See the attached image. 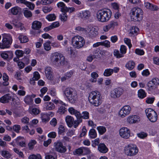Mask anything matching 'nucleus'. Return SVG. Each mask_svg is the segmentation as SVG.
<instances>
[{"label": "nucleus", "mask_w": 159, "mask_h": 159, "mask_svg": "<svg viewBox=\"0 0 159 159\" xmlns=\"http://www.w3.org/2000/svg\"><path fill=\"white\" fill-rule=\"evenodd\" d=\"M120 135L122 138L127 139L130 136V131L126 127L121 128L119 131Z\"/></svg>", "instance_id": "14"}, {"label": "nucleus", "mask_w": 159, "mask_h": 159, "mask_svg": "<svg viewBox=\"0 0 159 159\" xmlns=\"http://www.w3.org/2000/svg\"><path fill=\"white\" fill-rule=\"evenodd\" d=\"M63 106L62 105L59 108L57 111V112L62 114L65 113L66 111V108L65 107V106Z\"/></svg>", "instance_id": "48"}, {"label": "nucleus", "mask_w": 159, "mask_h": 159, "mask_svg": "<svg viewBox=\"0 0 159 159\" xmlns=\"http://www.w3.org/2000/svg\"><path fill=\"white\" fill-rule=\"evenodd\" d=\"M73 154L75 155H83V151H82V147L76 149L73 152Z\"/></svg>", "instance_id": "40"}, {"label": "nucleus", "mask_w": 159, "mask_h": 159, "mask_svg": "<svg viewBox=\"0 0 159 159\" xmlns=\"http://www.w3.org/2000/svg\"><path fill=\"white\" fill-rule=\"evenodd\" d=\"M99 134L102 135L106 131V129L105 127L103 126H99L97 128Z\"/></svg>", "instance_id": "36"}, {"label": "nucleus", "mask_w": 159, "mask_h": 159, "mask_svg": "<svg viewBox=\"0 0 159 159\" xmlns=\"http://www.w3.org/2000/svg\"><path fill=\"white\" fill-rule=\"evenodd\" d=\"M64 94L69 101L71 103H74L77 100V93L76 90L71 88L67 87L63 91Z\"/></svg>", "instance_id": "3"}, {"label": "nucleus", "mask_w": 159, "mask_h": 159, "mask_svg": "<svg viewBox=\"0 0 159 159\" xmlns=\"http://www.w3.org/2000/svg\"><path fill=\"white\" fill-rule=\"evenodd\" d=\"M42 26V23L37 20H35L33 22L32 24V28L35 30H38V33H40L39 29L41 28Z\"/></svg>", "instance_id": "16"}, {"label": "nucleus", "mask_w": 159, "mask_h": 159, "mask_svg": "<svg viewBox=\"0 0 159 159\" xmlns=\"http://www.w3.org/2000/svg\"><path fill=\"white\" fill-rule=\"evenodd\" d=\"M24 102L28 104H31L33 102V99L30 95H28L25 97Z\"/></svg>", "instance_id": "35"}, {"label": "nucleus", "mask_w": 159, "mask_h": 159, "mask_svg": "<svg viewBox=\"0 0 159 159\" xmlns=\"http://www.w3.org/2000/svg\"><path fill=\"white\" fill-rule=\"evenodd\" d=\"M87 130L85 126H83L82 128V132L80 134V137H82L84 136L86 134Z\"/></svg>", "instance_id": "59"}, {"label": "nucleus", "mask_w": 159, "mask_h": 159, "mask_svg": "<svg viewBox=\"0 0 159 159\" xmlns=\"http://www.w3.org/2000/svg\"><path fill=\"white\" fill-rule=\"evenodd\" d=\"M127 120L130 124L135 123L139 121V117L135 115L130 116L128 117Z\"/></svg>", "instance_id": "20"}, {"label": "nucleus", "mask_w": 159, "mask_h": 159, "mask_svg": "<svg viewBox=\"0 0 159 159\" xmlns=\"http://www.w3.org/2000/svg\"><path fill=\"white\" fill-rule=\"evenodd\" d=\"M98 149L99 152L102 153H106L108 150V148L104 143H100L98 145Z\"/></svg>", "instance_id": "17"}, {"label": "nucleus", "mask_w": 159, "mask_h": 159, "mask_svg": "<svg viewBox=\"0 0 159 159\" xmlns=\"http://www.w3.org/2000/svg\"><path fill=\"white\" fill-rule=\"evenodd\" d=\"M113 73L112 69H107L105 70L103 75L105 76H111Z\"/></svg>", "instance_id": "37"}, {"label": "nucleus", "mask_w": 159, "mask_h": 159, "mask_svg": "<svg viewBox=\"0 0 159 159\" xmlns=\"http://www.w3.org/2000/svg\"><path fill=\"white\" fill-rule=\"evenodd\" d=\"M15 140L17 144L21 147H25L26 145L25 140L23 137H18Z\"/></svg>", "instance_id": "15"}, {"label": "nucleus", "mask_w": 159, "mask_h": 159, "mask_svg": "<svg viewBox=\"0 0 159 159\" xmlns=\"http://www.w3.org/2000/svg\"><path fill=\"white\" fill-rule=\"evenodd\" d=\"M24 53V52L19 50H16L15 52V54L16 55L17 57L18 58L22 57Z\"/></svg>", "instance_id": "47"}, {"label": "nucleus", "mask_w": 159, "mask_h": 159, "mask_svg": "<svg viewBox=\"0 0 159 159\" xmlns=\"http://www.w3.org/2000/svg\"><path fill=\"white\" fill-rule=\"evenodd\" d=\"M29 159H42L41 156L40 154H37L36 155L33 154L30 156Z\"/></svg>", "instance_id": "53"}, {"label": "nucleus", "mask_w": 159, "mask_h": 159, "mask_svg": "<svg viewBox=\"0 0 159 159\" xmlns=\"http://www.w3.org/2000/svg\"><path fill=\"white\" fill-rule=\"evenodd\" d=\"M130 15L132 20L134 21H139L142 18L143 11L140 8L134 7L131 10Z\"/></svg>", "instance_id": "5"}, {"label": "nucleus", "mask_w": 159, "mask_h": 159, "mask_svg": "<svg viewBox=\"0 0 159 159\" xmlns=\"http://www.w3.org/2000/svg\"><path fill=\"white\" fill-rule=\"evenodd\" d=\"M40 111L38 109L36 108H33L31 110V113L33 114L36 115L39 114Z\"/></svg>", "instance_id": "58"}, {"label": "nucleus", "mask_w": 159, "mask_h": 159, "mask_svg": "<svg viewBox=\"0 0 159 159\" xmlns=\"http://www.w3.org/2000/svg\"><path fill=\"white\" fill-rule=\"evenodd\" d=\"M135 63L133 61H130L125 65V67L129 70H132L134 67Z\"/></svg>", "instance_id": "32"}, {"label": "nucleus", "mask_w": 159, "mask_h": 159, "mask_svg": "<svg viewBox=\"0 0 159 159\" xmlns=\"http://www.w3.org/2000/svg\"><path fill=\"white\" fill-rule=\"evenodd\" d=\"M138 97L141 98H143L146 96L145 91L143 89L139 90L138 92Z\"/></svg>", "instance_id": "38"}, {"label": "nucleus", "mask_w": 159, "mask_h": 159, "mask_svg": "<svg viewBox=\"0 0 159 159\" xmlns=\"http://www.w3.org/2000/svg\"><path fill=\"white\" fill-rule=\"evenodd\" d=\"M1 155L3 157L7 159L11 158L12 156L11 154L9 152L6 150L2 151L1 152Z\"/></svg>", "instance_id": "34"}, {"label": "nucleus", "mask_w": 159, "mask_h": 159, "mask_svg": "<svg viewBox=\"0 0 159 159\" xmlns=\"http://www.w3.org/2000/svg\"><path fill=\"white\" fill-rule=\"evenodd\" d=\"M145 112L149 120L152 122H155L157 119V115L156 112L151 108L145 110Z\"/></svg>", "instance_id": "9"}, {"label": "nucleus", "mask_w": 159, "mask_h": 159, "mask_svg": "<svg viewBox=\"0 0 159 159\" xmlns=\"http://www.w3.org/2000/svg\"><path fill=\"white\" fill-rule=\"evenodd\" d=\"M60 18L61 21H65L66 20L67 16L65 12L61 14L60 16Z\"/></svg>", "instance_id": "61"}, {"label": "nucleus", "mask_w": 159, "mask_h": 159, "mask_svg": "<svg viewBox=\"0 0 159 159\" xmlns=\"http://www.w3.org/2000/svg\"><path fill=\"white\" fill-rule=\"evenodd\" d=\"M112 12L109 9H103L99 10L97 12L98 20L102 22L108 21L111 17Z\"/></svg>", "instance_id": "2"}, {"label": "nucleus", "mask_w": 159, "mask_h": 159, "mask_svg": "<svg viewBox=\"0 0 159 159\" xmlns=\"http://www.w3.org/2000/svg\"><path fill=\"white\" fill-rule=\"evenodd\" d=\"M18 38L21 43H26L28 41V38L26 36L20 35L19 36Z\"/></svg>", "instance_id": "39"}, {"label": "nucleus", "mask_w": 159, "mask_h": 159, "mask_svg": "<svg viewBox=\"0 0 159 159\" xmlns=\"http://www.w3.org/2000/svg\"><path fill=\"white\" fill-rule=\"evenodd\" d=\"M124 40L125 43L128 46L129 48L130 49L132 47L130 40L127 38H125Z\"/></svg>", "instance_id": "55"}, {"label": "nucleus", "mask_w": 159, "mask_h": 159, "mask_svg": "<svg viewBox=\"0 0 159 159\" xmlns=\"http://www.w3.org/2000/svg\"><path fill=\"white\" fill-rule=\"evenodd\" d=\"M125 154L128 156L132 157L138 152L139 149L137 146L133 144H130L126 146L124 149Z\"/></svg>", "instance_id": "6"}, {"label": "nucleus", "mask_w": 159, "mask_h": 159, "mask_svg": "<svg viewBox=\"0 0 159 159\" xmlns=\"http://www.w3.org/2000/svg\"><path fill=\"white\" fill-rule=\"evenodd\" d=\"M45 73L47 79L50 80L52 78V69L50 67H47L45 69Z\"/></svg>", "instance_id": "22"}, {"label": "nucleus", "mask_w": 159, "mask_h": 159, "mask_svg": "<svg viewBox=\"0 0 159 159\" xmlns=\"http://www.w3.org/2000/svg\"><path fill=\"white\" fill-rule=\"evenodd\" d=\"M53 1V0H42L40 1L42 4L46 5L51 4Z\"/></svg>", "instance_id": "56"}, {"label": "nucleus", "mask_w": 159, "mask_h": 159, "mask_svg": "<svg viewBox=\"0 0 159 159\" xmlns=\"http://www.w3.org/2000/svg\"><path fill=\"white\" fill-rule=\"evenodd\" d=\"M51 60L52 64L57 67L64 66L67 64L65 57L59 53L55 52L52 54Z\"/></svg>", "instance_id": "1"}, {"label": "nucleus", "mask_w": 159, "mask_h": 159, "mask_svg": "<svg viewBox=\"0 0 159 159\" xmlns=\"http://www.w3.org/2000/svg\"><path fill=\"white\" fill-rule=\"evenodd\" d=\"M82 122V119L80 118L79 119H77V120H74L73 124L74 127L75 128H76L79 125L80 123Z\"/></svg>", "instance_id": "46"}, {"label": "nucleus", "mask_w": 159, "mask_h": 159, "mask_svg": "<svg viewBox=\"0 0 159 159\" xmlns=\"http://www.w3.org/2000/svg\"><path fill=\"white\" fill-rule=\"evenodd\" d=\"M57 7L61 9V11L63 12H65L67 7L62 2H60L57 4Z\"/></svg>", "instance_id": "33"}, {"label": "nucleus", "mask_w": 159, "mask_h": 159, "mask_svg": "<svg viewBox=\"0 0 159 159\" xmlns=\"http://www.w3.org/2000/svg\"><path fill=\"white\" fill-rule=\"evenodd\" d=\"M147 134L146 133L144 132H141L137 134V136L141 138H144L147 137Z\"/></svg>", "instance_id": "62"}, {"label": "nucleus", "mask_w": 159, "mask_h": 159, "mask_svg": "<svg viewBox=\"0 0 159 159\" xmlns=\"http://www.w3.org/2000/svg\"><path fill=\"white\" fill-rule=\"evenodd\" d=\"M11 37L9 34L3 35L2 43H0V48L4 49L10 48L12 42Z\"/></svg>", "instance_id": "7"}, {"label": "nucleus", "mask_w": 159, "mask_h": 159, "mask_svg": "<svg viewBox=\"0 0 159 159\" xmlns=\"http://www.w3.org/2000/svg\"><path fill=\"white\" fill-rule=\"evenodd\" d=\"M127 48L124 45H122L120 46V53L118 50L115 49L114 50L113 53L115 56L117 58H120L124 57L123 54L126 52Z\"/></svg>", "instance_id": "12"}, {"label": "nucleus", "mask_w": 159, "mask_h": 159, "mask_svg": "<svg viewBox=\"0 0 159 159\" xmlns=\"http://www.w3.org/2000/svg\"><path fill=\"white\" fill-rule=\"evenodd\" d=\"M65 132V128L62 125H60L58 128V133L59 134H61Z\"/></svg>", "instance_id": "49"}, {"label": "nucleus", "mask_w": 159, "mask_h": 159, "mask_svg": "<svg viewBox=\"0 0 159 159\" xmlns=\"http://www.w3.org/2000/svg\"><path fill=\"white\" fill-rule=\"evenodd\" d=\"M46 109L48 110H52L54 109L55 106L54 104L52 102H46L44 103Z\"/></svg>", "instance_id": "30"}, {"label": "nucleus", "mask_w": 159, "mask_h": 159, "mask_svg": "<svg viewBox=\"0 0 159 159\" xmlns=\"http://www.w3.org/2000/svg\"><path fill=\"white\" fill-rule=\"evenodd\" d=\"M124 90L120 88L115 89L111 92V96L113 98H119L123 93Z\"/></svg>", "instance_id": "13"}, {"label": "nucleus", "mask_w": 159, "mask_h": 159, "mask_svg": "<svg viewBox=\"0 0 159 159\" xmlns=\"http://www.w3.org/2000/svg\"><path fill=\"white\" fill-rule=\"evenodd\" d=\"M99 138H97L95 139L94 141L92 142V145L93 147H95L96 146H98L100 144L99 143Z\"/></svg>", "instance_id": "52"}, {"label": "nucleus", "mask_w": 159, "mask_h": 159, "mask_svg": "<svg viewBox=\"0 0 159 159\" xmlns=\"http://www.w3.org/2000/svg\"><path fill=\"white\" fill-rule=\"evenodd\" d=\"M66 121L67 125L69 127H71L73 124L74 118L71 116H67L66 117Z\"/></svg>", "instance_id": "24"}, {"label": "nucleus", "mask_w": 159, "mask_h": 159, "mask_svg": "<svg viewBox=\"0 0 159 159\" xmlns=\"http://www.w3.org/2000/svg\"><path fill=\"white\" fill-rule=\"evenodd\" d=\"M49 115L47 113H41V118L43 122L46 123L48 122L50 120V117Z\"/></svg>", "instance_id": "26"}, {"label": "nucleus", "mask_w": 159, "mask_h": 159, "mask_svg": "<svg viewBox=\"0 0 159 159\" xmlns=\"http://www.w3.org/2000/svg\"><path fill=\"white\" fill-rule=\"evenodd\" d=\"M101 94L97 91H92L89 94V102L94 106L98 107L102 103Z\"/></svg>", "instance_id": "4"}, {"label": "nucleus", "mask_w": 159, "mask_h": 159, "mask_svg": "<svg viewBox=\"0 0 159 159\" xmlns=\"http://www.w3.org/2000/svg\"><path fill=\"white\" fill-rule=\"evenodd\" d=\"M69 111L72 114H74L76 116L77 119L81 118V114L73 107H70L68 109Z\"/></svg>", "instance_id": "23"}, {"label": "nucleus", "mask_w": 159, "mask_h": 159, "mask_svg": "<svg viewBox=\"0 0 159 159\" xmlns=\"http://www.w3.org/2000/svg\"><path fill=\"white\" fill-rule=\"evenodd\" d=\"M80 17L83 19H87L90 16V13L88 11H82L79 12L78 14Z\"/></svg>", "instance_id": "21"}, {"label": "nucleus", "mask_w": 159, "mask_h": 159, "mask_svg": "<svg viewBox=\"0 0 159 159\" xmlns=\"http://www.w3.org/2000/svg\"><path fill=\"white\" fill-rule=\"evenodd\" d=\"M21 8L18 7H15L11 8L10 10L11 13L13 15H16L18 14L19 12H21Z\"/></svg>", "instance_id": "25"}, {"label": "nucleus", "mask_w": 159, "mask_h": 159, "mask_svg": "<svg viewBox=\"0 0 159 159\" xmlns=\"http://www.w3.org/2000/svg\"><path fill=\"white\" fill-rule=\"evenodd\" d=\"M89 113L87 111H84L82 112L81 115V118L84 119H88L89 118Z\"/></svg>", "instance_id": "41"}, {"label": "nucleus", "mask_w": 159, "mask_h": 159, "mask_svg": "<svg viewBox=\"0 0 159 159\" xmlns=\"http://www.w3.org/2000/svg\"><path fill=\"white\" fill-rule=\"evenodd\" d=\"M89 136L91 139H94L96 138L97 136V133L96 130L92 129H90L89 133Z\"/></svg>", "instance_id": "31"}, {"label": "nucleus", "mask_w": 159, "mask_h": 159, "mask_svg": "<svg viewBox=\"0 0 159 159\" xmlns=\"http://www.w3.org/2000/svg\"><path fill=\"white\" fill-rule=\"evenodd\" d=\"M83 155H86L91 153V152L90 149L87 147H82Z\"/></svg>", "instance_id": "45"}, {"label": "nucleus", "mask_w": 159, "mask_h": 159, "mask_svg": "<svg viewBox=\"0 0 159 159\" xmlns=\"http://www.w3.org/2000/svg\"><path fill=\"white\" fill-rule=\"evenodd\" d=\"M151 81L154 85L156 86L159 84V80L157 78H153Z\"/></svg>", "instance_id": "64"}, {"label": "nucleus", "mask_w": 159, "mask_h": 159, "mask_svg": "<svg viewBox=\"0 0 159 159\" xmlns=\"http://www.w3.org/2000/svg\"><path fill=\"white\" fill-rule=\"evenodd\" d=\"M11 96L9 93L7 94L0 98V102L3 103H6L11 100Z\"/></svg>", "instance_id": "18"}, {"label": "nucleus", "mask_w": 159, "mask_h": 159, "mask_svg": "<svg viewBox=\"0 0 159 159\" xmlns=\"http://www.w3.org/2000/svg\"><path fill=\"white\" fill-rule=\"evenodd\" d=\"M40 75L38 72H35L34 73L33 77L32 78L33 80H37L40 78Z\"/></svg>", "instance_id": "54"}, {"label": "nucleus", "mask_w": 159, "mask_h": 159, "mask_svg": "<svg viewBox=\"0 0 159 159\" xmlns=\"http://www.w3.org/2000/svg\"><path fill=\"white\" fill-rule=\"evenodd\" d=\"M144 6L147 9L152 11L157 10L158 7L155 5H153L149 2H146L144 3Z\"/></svg>", "instance_id": "27"}, {"label": "nucleus", "mask_w": 159, "mask_h": 159, "mask_svg": "<svg viewBox=\"0 0 159 159\" xmlns=\"http://www.w3.org/2000/svg\"><path fill=\"white\" fill-rule=\"evenodd\" d=\"M84 39L80 36H75L72 39V43L75 48L79 49L82 47L85 44Z\"/></svg>", "instance_id": "8"}, {"label": "nucleus", "mask_w": 159, "mask_h": 159, "mask_svg": "<svg viewBox=\"0 0 159 159\" xmlns=\"http://www.w3.org/2000/svg\"><path fill=\"white\" fill-rule=\"evenodd\" d=\"M101 44L102 45L104 46L107 48L110 47V42L107 40H106L103 42H101Z\"/></svg>", "instance_id": "57"}, {"label": "nucleus", "mask_w": 159, "mask_h": 159, "mask_svg": "<svg viewBox=\"0 0 159 159\" xmlns=\"http://www.w3.org/2000/svg\"><path fill=\"white\" fill-rule=\"evenodd\" d=\"M51 43L50 41H48L45 43L44 44V49L47 51L50 50L51 49L50 44Z\"/></svg>", "instance_id": "42"}, {"label": "nucleus", "mask_w": 159, "mask_h": 159, "mask_svg": "<svg viewBox=\"0 0 159 159\" xmlns=\"http://www.w3.org/2000/svg\"><path fill=\"white\" fill-rule=\"evenodd\" d=\"M73 74V71L72 70H70L69 71L66 72L64 75V77L61 78V80L62 81H63L70 78L71 77Z\"/></svg>", "instance_id": "28"}, {"label": "nucleus", "mask_w": 159, "mask_h": 159, "mask_svg": "<svg viewBox=\"0 0 159 159\" xmlns=\"http://www.w3.org/2000/svg\"><path fill=\"white\" fill-rule=\"evenodd\" d=\"M53 102L54 103L56 104H61V105L65 106H67V105L65 103H64L61 100L54 99L53 100Z\"/></svg>", "instance_id": "60"}, {"label": "nucleus", "mask_w": 159, "mask_h": 159, "mask_svg": "<svg viewBox=\"0 0 159 159\" xmlns=\"http://www.w3.org/2000/svg\"><path fill=\"white\" fill-rule=\"evenodd\" d=\"M88 30L89 35L92 38L96 37L98 34L97 29L94 27L89 28Z\"/></svg>", "instance_id": "19"}, {"label": "nucleus", "mask_w": 159, "mask_h": 159, "mask_svg": "<svg viewBox=\"0 0 159 159\" xmlns=\"http://www.w3.org/2000/svg\"><path fill=\"white\" fill-rule=\"evenodd\" d=\"M21 129L20 126V125H16L13 127V131L14 130L17 133L19 132V131Z\"/></svg>", "instance_id": "51"}, {"label": "nucleus", "mask_w": 159, "mask_h": 159, "mask_svg": "<svg viewBox=\"0 0 159 159\" xmlns=\"http://www.w3.org/2000/svg\"><path fill=\"white\" fill-rule=\"evenodd\" d=\"M36 142L35 140H32L28 144V146L30 149H32L34 146L36 144Z\"/></svg>", "instance_id": "50"}, {"label": "nucleus", "mask_w": 159, "mask_h": 159, "mask_svg": "<svg viewBox=\"0 0 159 159\" xmlns=\"http://www.w3.org/2000/svg\"><path fill=\"white\" fill-rule=\"evenodd\" d=\"M23 11L24 16L26 18H29L32 16V14L31 12L28 8H24Z\"/></svg>", "instance_id": "29"}, {"label": "nucleus", "mask_w": 159, "mask_h": 159, "mask_svg": "<svg viewBox=\"0 0 159 159\" xmlns=\"http://www.w3.org/2000/svg\"><path fill=\"white\" fill-rule=\"evenodd\" d=\"M56 18V16L54 14H50L48 15L46 17V18L49 21L55 20Z\"/></svg>", "instance_id": "44"}, {"label": "nucleus", "mask_w": 159, "mask_h": 159, "mask_svg": "<svg viewBox=\"0 0 159 159\" xmlns=\"http://www.w3.org/2000/svg\"><path fill=\"white\" fill-rule=\"evenodd\" d=\"M139 29L137 27H133L131 30H130L129 34H131V36L132 35L137 34V32L139 31Z\"/></svg>", "instance_id": "43"}, {"label": "nucleus", "mask_w": 159, "mask_h": 159, "mask_svg": "<svg viewBox=\"0 0 159 159\" xmlns=\"http://www.w3.org/2000/svg\"><path fill=\"white\" fill-rule=\"evenodd\" d=\"M154 85V84L151 81H149L147 84V86L149 89L150 90L153 89Z\"/></svg>", "instance_id": "63"}, {"label": "nucleus", "mask_w": 159, "mask_h": 159, "mask_svg": "<svg viewBox=\"0 0 159 159\" xmlns=\"http://www.w3.org/2000/svg\"><path fill=\"white\" fill-rule=\"evenodd\" d=\"M131 109L129 105L124 106L120 111L119 114L122 118H124L128 115L130 112Z\"/></svg>", "instance_id": "11"}, {"label": "nucleus", "mask_w": 159, "mask_h": 159, "mask_svg": "<svg viewBox=\"0 0 159 159\" xmlns=\"http://www.w3.org/2000/svg\"><path fill=\"white\" fill-rule=\"evenodd\" d=\"M55 150L60 153H64L66 152L67 149L66 147L64 146L63 143L59 141L54 143Z\"/></svg>", "instance_id": "10"}]
</instances>
